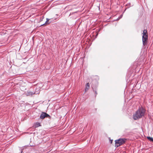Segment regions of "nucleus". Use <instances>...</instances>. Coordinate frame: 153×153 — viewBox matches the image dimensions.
<instances>
[{"label":"nucleus","instance_id":"6e6552de","mask_svg":"<svg viewBox=\"0 0 153 153\" xmlns=\"http://www.w3.org/2000/svg\"><path fill=\"white\" fill-rule=\"evenodd\" d=\"M122 16L123 15H120L119 18L117 19V20H118L120 19L121 18Z\"/></svg>","mask_w":153,"mask_h":153},{"label":"nucleus","instance_id":"39448f33","mask_svg":"<svg viewBox=\"0 0 153 153\" xmlns=\"http://www.w3.org/2000/svg\"><path fill=\"white\" fill-rule=\"evenodd\" d=\"M40 126V123L38 122L34 124V126L35 128L38 127Z\"/></svg>","mask_w":153,"mask_h":153},{"label":"nucleus","instance_id":"9b49d317","mask_svg":"<svg viewBox=\"0 0 153 153\" xmlns=\"http://www.w3.org/2000/svg\"><path fill=\"white\" fill-rule=\"evenodd\" d=\"M11 85V86H12V85Z\"/></svg>","mask_w":153,"mask_h":153},{"label":"nucleus","instance_id":"f257e3e1","mask_svg":"<svg viewBox=\"0 0 153 153\" xmlns=\"http://www.w3.org/2000/svg\"><path fill=\"white\" fill-rule=\"evenodd\" d=\"M145 111V110L143 108H139L135 114H134L133 119L135 120H136L141 118L144 116Z\"/></svg>","mask_w":153,"mask_h":153},{"label":"nucleus","instance_id":"423d86ee","mask_svg":"<svg viewBox=\"0 0 153 153\" xmlns=\"http://www.w3.org/2000/svg\"><path fill=\"white\" fill-rule=\"evenodd\" d=\"M46 22H45V23L43 24V25H44L45 24H49L51 23V22H49V21L50 20V19H48V18H47L46 19Z\"/></svg>","mask_w":153,"mask_h":153},{"label":"nucleus","instance_id":"20e7f679","mask_svg":"<svg viewBox=\"0 0 153 153\" xmlns=\"http://www.w3.org/2000/svg\"><path fill=\"white\" fill-rule=\"evenodd\" d=\"M45 117H50V116L46 113L42 112L40 116V118L43 119Z\"/></svg>","mask_w":153,"mask_h":153},{"label":"nucleus","instance_id":"f03ea898","mask_svg":"<svg viewBox=\"0 0 153 153\" xmlns=\"http://www.w3.org/2000/svg\"><path fill=\"white\" fill-rule=\"evenodd\" d=\"M143 36L142 37L143 43L144 46L146 45L147 44L148 36L147 31L144 30L143 31Z\"/></svg>","mask_w":153,"mask_h":153},{"label":"nucleus","instance_id":"0eeeda50","mask_svg":"<svg viewBox=\"0 0 153 153\" xmlns=\"http://www.w3.org/2000/svg\"><path fill=\"white\" fill-rule=\"evenodd\" d=\"M147 138L149 140L152 141H153V138H152V137H147Z\"/></svg>","mask_w":153,"mask_h":153},{"label":"nucleus","instance_id":"1a4fd4ad","mask_svg":"<svg viewBox=\"0 0 153 153\" xmlns=\"http://www.w3.org/2000/svg\"><path fill=\"white\" fill-rule=\"evenodd\" d=\"M89 85H90L89 84V83L88 82L86 84L85 86H89Z\"/></svg>","mask_w":153,"mask_h":153},{"label":"nucleus","instance_id":"7ed1b4c3","mask_svg":"<svg viewBox=\"0 0 153 153\" xmlns=\"http://www.w3.org/2000/svg\"><path fill=\"white\" fill-rule=\"evenodd\" d=\"M126 138H120L115 140V146L118 147L124 144L126 142Z\"/></svg>","mask_w":153,"mask_h":153},{"label":"nucleus","instance_id":"9d476101","mask_svg":"<svg viewBox=\"0 0 153 153\" xmlns=\"http://www.w3.org/2000/svg\"><path fill=\"white\" fill-rule=\"evenodd\" d=\"M112 141H113V140H110V142L111 143H112Z\"/></svg>","mask_w":153,"mask_h":153}]
</instances>
